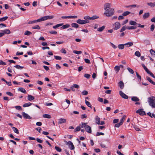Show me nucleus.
<instances>
[{"label":"nucleus","instance_id":"18","mask_svg":"<svg viewBox=\"0 0 155 155\" xmlns=\"http://www.w3.org/2000/svg\"><path fill=\"white\" fill-rule=\"evenodd\" d=\"M2 33H4V34H9L11 32L9 29H6L2 31Z\"/></svg>","mask_w":155,"mask_h":155},{"label":"nucleus","instance_id":"22","mask_svg":"<svg viewBox=\"0 0 155 155\" xmlns=\"http://www.w3.org/2000/svg\"><path fill=\"white\" fill-rule=\"evenodd\" d=\"M35 98L34 97L32 96L31 95H28V100L29 101H31L34 99Z\"/></svg>","mask_w":155,"mask_h":155},{"label":"nucleus","instance_id":"10","mask_svg":"<svg viewBox=\"0 0 155 155\" xmlns=\"http://www.w3.org/2000/svg\"><path fill=\"white\" fill-rule=\"evenodd\" d=\"M114 29L115 30H117L120 28V25L119 22H117L114 23Z\"/></svg>","mask_w":155,"mask_h":155},{"label":"nucleus","instance_id":"15","mask_svg":"<svg viewBox=\"0 0 155 155\" xmlns=\"http://www.w3.org/2000/svg\"><path fill=\"white\" fill-rule=\"evenodd\" d=\"M147 4L148 6H150L151 8H153L155 6V2L153 3L152 2H147Z\"/></svg>","mask_w":155,"mask_h":155},{"label":"nucleus","instance_id":"9","mask_svg":"<svg viewBox=\"0 0 155 155\" xmlns=\"http://www.w3.org/2000/svg\"><path fill=\"white\" fill-rule=\"evenodd\" d=\"M119 94L123 98L125 99H127L128 98V96L124 94L122 91H119Z\"/></svg>","mask_w":155,"mask_h":155},{"label":"nucleus","instance_id":"23","mask_svg":"<svg viewBox=\"0 0 155 155\" xmlns=\"http://www.w3.org/2000/svg\"><path fill=\"white\" fill-rule=\"evenodd\" d=\"M129 24L132 25H136L137 23L133 21H130L129 22Z\"/></svg>","mask_w":155,"mask_h":155},{"label":"nucleus","instance_id":"8","mask_svg":"<svg viewBox=\"0 0 155 155\" xmlns=\"http://www.w3.org/2000/svg\"><path fill=\"white\" fill-rule=\"evenodd\" d=\"M54 16L52 15L44 16L42 18V21H44L47 19H50L53 18Z\"/></svg>","mask_w":155,"mask_h":155},{"label":"nucleus","instance_id":"54","mask_svg":"<svg viewBox=\"0 0 155 155\" xmlns=\"http://www.w3.org/2000/svg\"><path fill=\"white\" fill-rule=\"evenodd\" d=\"M36 140L38 143H41L43 142V140H42L38 138H36Z\"/></svg>","mask_w":155,"mask_h":155},{"label":"nucleus","instance_id":"47","mask_svg":"<svg viewBox=\"0 0 155 155\" xmlns=\"http://www.w3.org/2000/svg\"><path fill=\"white\" fill-rule=\"evenodd\" d=\"M127 69L128 71L129 72H130L131 74H133L134 73V71L131 68H127Z\"/></svg>","mask_w":155,"mask_h":155},{"label":"nucleus","instance_id":"27","mask_svg":"<svg viewBox=\"0 0 155 155\" xmlns=\"http://www.w3.org/2000/svg\"><path fill=\"white\" fill-rule=\"evenodd\" d=\"M118 48L120 49H123L124 48V44H119L118 46Z\"/></svg>","mask_w":155,"mask_h":155},{"label":"nucleus","instance_id":"41","mask_svg":"<svg viewBox=\"0 0 155 155\" xmlns=\"http://www.w3.org/2000/svg\"><path fill=\"white\" fill-rule=\"evenodd\" d=\"M55 149L58 152H61V149L58 147L55 146Z\"/></svg>","mask_w":155,"mask_h":155},{"label":"nucleus","instance_id":"11","mask_svg":"<svg viewBox=\"0 0 155 155\" xmlns=\"http://www.w3.org/2000/svg\"><path fill=\"white\" fill-rule=\"evenodd\" d=\"M22 115L24 118L25 119H31V117L29 116L28 114L25 113L24 112H23L22 113Z\"/></svg>","mask_w":155,"mask_h":155},{"label":"nucleus","instance_id":"61","mask_svg":"<svg viewBox=\"0 0 155 155\" xmlns=\"http://www.w3.org/2000/svg\"><path fill=\"white\" fill-rule=\"evenodd\" d=\"M154 28L155 26L153 24L150 27V30L151 31H153L154 30Z\"/></svg>","mask_w":155,"mask_h":155},{"label":"nucleus","instance_id":"37","mask_svg":"<svg viewBox=\"0 0 155 155\" xmlns=\"http://www.w3.org/2000/svg\"><path fill=\"white\" fill-rule=\"evenodd\" d=\"M125 117H126V116L125 115H124L123 116V117H122L121 118V119L120 120V123L121 122L122 125L123 124V122L125 120Z\"/></svg>","mask_w":155,"mask_h":155},{"label":"nucleus","instance_id":"55","mask_svg":"<svg viewBox=\"0 0 155 155\" xmlns=\"http://www.w3.org/2000/svg\"><path fill=\"white\" fill-rule=\"evenodd\" d=\"M85 62L87 64H90L91 63L90 61L88 59L85 58L84 59Z\"/></svg>","mask_w":155,"mask_h":155},{"label":"nucleus","instance_id":"38","mask_svg":"<svg viewBox=\"0 0 155 155\" xmlns=\"http://www.w3.org/2000/svg\"><path fill=\"white\" fill-rule=\"evenodd\" d=\"M73 52L76 54H80L82 53L81 51H78L76 50H74Z\"/></svg>","mask_w":155,"mask_h":155},{"label":"nucleus","instance_id":"33","mask_svg":"<svg viewBox=\"0 0 155 155\" xmlns=\"http://www.w3.org/2000/svg\"><path fill=\"white\" fill-rule=\"evenodd\" d=\"M95 120L96 121V123L98 124V123H100V118L98 116L96 117Z\"/></svg>","mask_w":155,"mask_h":155},{"label":"nucleus","instance_id":"58","mask_svg":"<svg viewBox=\"0 0 155 155\" xmlns=\"http://www.w3.org/2000/svg\"><path fill=\"white\" fill-rule=\"evenodd\" d=\"M126 29L125 26H123L120 30V32H122L125 31Z\"/></svg>","mask_w":155,"mask_h":155},{"label":"nucleus","instance_id":"34","mask_svg":"<svg viewBox=\"0 0 155 155\" xmlns=\"http://www.w3.org/2000/svg\"><path fill=\"white\" fill-rule=\"evenodd\" d=\"M14 67L18 69H22L24 68V67L23 66H21L18 65L14 66Z\"/></svg>","mask_w":155,"mask_h":155},{"label":"nucleus","instance_id":"57","mask_svg":"<svg viewBox=\"0 0 155 155\" xmlns=\"http://www.w3.org/2000/svg\"><path fill=\"white\" fill-rule=\"evenodd\" d=\"M6 64L5 62H3L2 60H0V65H5Z\"/></svg>","mask_w":155,"mask_h":155},{"label":"nucleus","instance_id":"5","mask_svg":"<svg viewBox=\"0 0 155 155\" xmlns=\"http://www.w3.org/2000/svg\"><path fill=\"white\" fill-rule=\"evenodd\" d=\"M76 22L78 24L83 25L88 23L89 22V21L88 20H82L79 19Z\"/></svg>","mask_w":155,"mask_h":155},{"label":"nucleus","instance_id":"48","mask_svg":"<svg viewBox=\"0 0 155 155\" xmlns=\"http://www.w3.org/2000/svg\"><path fill=\"white\" fill-rule=\"evenodd\" d=\"M54 57L56 60H61L62 59V58L61 57L59 56L54 55Z\"/></svg>","mask_w":155,"mask_h":155},{"label":"nucleus","instance_id":"25","mask_svg":"<svg viewBox=\"0 0 155 155\" xmlns=\"http://www.w3.org/2000/svg\"><path fill=\"white\" fill-rule=\"evenodd\" d=\"M43 117L44 118H51V115L48 114H44L43 115Z\"/></svg>","mask_w":155,"mask_h":155},{"label":"nucleus","instance_id":"14","mask_svg":"<svg viewBox=\"0 0 155 155\" xmlns=\"http://www.w3.org/2000/svg\"><path fill=\"white\" fill-rule=\"evenodd\" d=\"M124 46H126L127 47H129L132 46L133 45V43L132 42H128L124 44Z\"/></svg>","mask_w":155,"mask_h":155},{"label":"nucleus","instance_id":"42","mask_svg":"<svg viewBox=\"0 0 155 155\" xmlns=\"http://www.w3.org/2000/svg\"><path fill=\"white\" fill-rule=\"evenodd\" d=\"M85 104L88 107H91V108H92L91 104L89 101H88L86 100H85Z\"/></svg>","mask_w":155,"mask_h":155},{"label":"nucleus","instance_id":"52","mask_svg":"<svg viewBox=\"0 0 155 155\" xmlns=\"http://www.w3.org/2000/svg\"><path fill=\"white\" fill-rule=\"evenodd\" d=\"M121 124V123H119L116 124L115 125V127H120Z\"/></svg>","mask_w":155,"mask_h":155},{"label":"nucleus","instance_id":"4","mask_svg":"<svg viewBox=\"0 0 155 155\" xmlns=\"http://www.w3.org/2000/svg\"><path fill=\"white\" fill-rule=\"evenodd\" d=\"M66 144L68 145L69 148L71 150H73L74 149V147L73 143L71 141H66Z\"/></svg>","mask_w":155,"mask_h":155},{"label":"nucleus","instance_id":"21","mask_svg":"<svg viewBox=\"0 0 155 155\" xmlns=\"http://www.w3.org/2000/svg\"><path fill=\"white\" fill-rule=\"evenodd\" d=\"M12 128L15 133L17 134H18L19 133L18 130L16 128L14 127H12Z\"/></svg>","mask_w":155,"mask_h":155},{"label":"nucleus","instance_id":"3","mask_svg":"<svg viewBox=\"0 0 155 155\" xmlns=\"http://www.w3.org/2000/svg\"><path fill=\"white\" fill-rule=\"evenodd\" d=\"M114 12V8H111L110 9L108 10V11H106L104 13V14L108 17H110L113 15Z\"/></svg>","mask_w":155,"mask_h":155},{"label":"nucleus","instance_id":"6","mask_svg":"<svg viewBox=\"0 0 155 155\" xmlns=\"http://www.w3.org/2000/svg\"><path fill=\"white\" fill-rule=\"evenodd\" d=\"M143 110V109H140L136 111V113L139 114L140 115H146V113Z\"/></svg>","mask_w":155,"mask_h":155},{"label":"nucleus","instance_id":"49","mask_svg":"<svg viewBox=\"0 0 155 155\" xmlns=\"http://www.w3.org/2000/svg\"><path fill=\"white\" fill-rule=\"evenodd\" d=\"M82 94L83 95H86L88 94V92L87 91L84 90L82 92Z\"/></svg>","mask_w":155,"mask_h":155},{"label":"nucleus","instance_id":"20","mask_svg":"<svg viewBox=\"0 0 155 155\" xmlns=\"http://www.w3.org/2000/svg\"><path fill=\"white\" fill-rule=\"evenodd\" d=\"M18 91L25 94L26 93V90L22 87L19 88L18 89Z\"/></svg>","mask_w":155,"mask_h":155},{"label":"nucleus","instance_id":"24","mask_svg":"<svg viewBox=\"0 0 155 155\" xmlns=\"http://www.w3.org/2000/svg\"><path fill=\"white\" fill-rule=\"evenodd\" d=\"M70 27V25L69 24H66L63 25L61 28L63 29H66L69 28Z\"/></svg>","mask_w":155,"mask_h":155},{"label":"nucleus","instance_id":"53","mask_svg":"<svg viewBox=\"0 0 155 155\" xmlns=\"http://www.w3.org/2000/svg\"><path fill=\"white\" fill-rule=\"evenodd\" d=\"M84 77L87 79H89L90 77V75L87 74H85L84 75Z\"/></svg>","mask_w":155,"mask_h":155},{"label":"nucleus","instance_id":"29","mask_svg":"<svg viewBox=\"0 0 155 155\" xmlns=\"http://www.w3.org/2000/svg\"><path fill=\"white\" fill-rule=\"evenodd\" d=\"M105 27V26H103L101 27L98 28L97 30L99 31H102L104 29Z\"/></svg>","mask_w":155,"mask_h":155},{"label":"nucleus","instance_id":"46","mask_svg":"<svg viewBox=\"0 0 155 155\" xmlns=\"http://www.w3.org/2000/svg\"><path fill=\"white\" fill-rule=\"evenodd\" d=\"M99 18V17L96 15H94L92 17H91V20H94Z\"/></svg>","mask_w":155,"mask_h":155},{"label":"nucleus","instance_id":"19","mask_svg":"<svg viewBox=\"0 0 155 155\" xmlns=\"http://www.w3.org/2000/svg\"><path fill=\"white\" fill-rule=\"evenodd\" d=\"M146 78H147V80L148 81H149L151 83L155 85V82H154V81H152L151 79L150 78V77H146Z\"/></svg>","mask_w":155,"mask_h":155},{"label":"nucleus","instance_id":"51","mask_svg":"<svg viewBox=\"0 0 155 155\" xmlns=\"http://www.w3.org/2000/svg\"><path fill=\"white\" fill-rule=\"evenodd\" d=\"M15 108L17 110H21L22 108L20 106H17L15 107Z\"/></svg>","mask_w":155,"mask_h":155},{"label":"nucleus","instance_id":"26","mask_svg":"<svg viewBox=\"0 0 155 155\" xmlns=\"http://www.w3.org/2000/svg\"><path fill=\"white\" fill-rule=\"evenodd\" d=\"M71 26L75 28H77L78 27L79 25L76 23H72L71 24Z\"/></svg>","mask_w":155,"mask_h":155},{"label":"nucleus","instance_id":"1","mask_svg":"<svg viewBox=\"0 0 155 155\" xmlns=\"http://www.w3.org/2000/svg\"><path fill=\"white\" fill-rule=\"evenodd\" d=\"M149 105L153 108H155V97H151L148 98Z\"/></svg>","mask_w":155,"mask_h":155},{"label":"nucleus","instance_id":"30","mask_svg":"<svg viewBox=\"0 0 155 155\" xmlns=\"http://www.w3.org/2000/svg\"><path fill=\"white\" fill-rule=\"evenodd\" d=\"M130 13V12L127 11H126V12H124L122 14V15L123 16H127V15H129Z\"/></svg>","mask_w":155,"mask_h":155},{"label":"nucleus","instance_id":"62","mask_svg":"<svg viewBox=\"0 0 155 155\" xmlns=\"http://www.w3.org/2000/svg\"><path fill=\"white\" fill-rule=\"evenodd\" d=\"M8 71L10 73H12V67H8Z\"/></svg>","mask_w":155,"mask_h":155},{"label":"nucleus","instance_id":"31","mask_svg":"<svg viewBox=\"0 0 155 155\" xmlns=\"http://www.w3.org/2000/svg\"><path fill=\"white\" fill-rule=\"evenodd\" d=\"M63 25V23L58 24L56 25L53 26V27L55 29Z\"/></svg>","mask_w":155,"mask_h":155},{"label":"nucleus","instance_id":"12","mask_svg":"<svg viewBox=\"0 0 155 155\" xmlns=\"http://www.w3.org/2000/svg\"><path fill=\"white\" fill-rule=\"evenodd\" d=\"M66 122V120L65 119L61 118L59 120L58 124H62Z\"/></svg>","mask_w":155,"mask_h":155},{"label":"nucleus","instance_id":"7","mask_svg":"<svg viewBox=\"0 0 155 155\" xmlns=\"http://www.w3.org/2000/svg\"><path fill=\"white\" fill-rule=\"evenodd\" d=\"M111 4L110 3H107L104 4V8L106 11H108L109 9H111L110 8Z\"/></svg>","mask_w":155,"mask_h":155},{"label":"nucleus","instance_id":"16","mask_svg":"<svg viewBox=\"0 0 155 155\" xmlns=\"http://www.w3.org/2000/svg\"><path fill=\"white\" fill-rule=\"evenodd\" d=\"M149 16L150 14L149 12L145 13L144 14L143 16V19H145L149 17Z\"/></svg>","mask_w":155,"mask_h":155},{"label":"nucleus","instance_id":"50","mask_svg":"<svg viewBox=\"0 0 155 155\" xmlns=\"http://www.w3.org/2000/svg\"><path fill=\"white\" fill-rule=\"evenodd\" d=\"M150 52L152 55L153 56H155V51L152 49H151L150 50Z\"/></svg>","mask_w":155,"mask_h":155},{"label":"nucleus","instance_id":"59","mask_svg":"<svg viewBox=\"0 0 155 155\" xmlns=\"http://www.w3.org/2000/svg\"><path fill=\"white\" fill-rule=\"evenodd\" d=\"M23 54V52H19L18 51L16 53V55H21Z\"/></svg>","mask_w":155,"mask_h":155},{"label":"nucleus","instance_id":"39","mask_svg":"<svg viewBox=\"0 0 155 155\" xmlns=\"http://www.w3.org/2000/svg\"><path fill=\"white\" fill-rule=\"evenodd\" d=\"M32 28L34 29H39L40 28V27L38 25H36L32 27Z\"/></svg>","mask_w":155,"mask_h":155},{"label":"nucleus","instance_id":"56","mask_svg":"<svg viewBox=\"0 0 155 155\" xmlns=\"http://www.w3.org/2000/svg\"><path fill=\"white\" fill-rule=\"evenodd\" d=\"M104 135V133H102V132H97L96 134V136H100L101 135Z\"/></svg>","mask_w":155,"mask_h":155},{"label":"nucleus","instance_id":"63","mask_svg":"<svg viewBox=\"0 0 155 155\" xmlns=\"http://www.w3.org/2000/svg\"><path fill=\"white\" fill-rule=\"evenodd\" d=\"M136 74L137 78L140 80L141 79V77L138 74L137 72H136Z\"/></svg>","mask_w":155,"mask_h":155},{"label":"nucleus","instance_id":"17","mask_svg":"<svg viewBox=\"0 0 155 155\" xmlns=\"http://www.w3.org/2000/svg\"><path fill=\"white\" fill-rule=\"evenodd\" d=\"M131 100L135 102L138 101H139V99L138 97H137L134 96L131 97Z\"/></svg>","mask_w":155,"mask_h":155},{"label":"nucleus","instance_id":"44","mask_svg":"<svg viewBox=\"0 0 155 155\" xmlns=\"http://www.w3.org/2000/svg\"><path fill=\"white\" fill-rule=\"evenodd\" d=\"M81 128V127L80 126H78L74 130V132L80 131Z\"/></svg>","mask_w":155,"mask_h":155},{"label":"nucleus","instance_id":"36","mask_svg":"<svg viewBox=\"0 0 155 155\" xmlns=\"http://www.w3.org/2000/svg\"><path fill=\"white\" fill-rule=\"evenodd\" d=\"M8 18V17L5 16L3 18H0V21H5Z\"/></svg>","mask_w":155,"mask_h":155},{"label":"nucleus","instance_id":"13","mask_svg":"<svg viewBox=\"0 0 155 155\" xmlns=\"http://www.w3.org/2000/svg\"><path fill=\"white\" fill-rule=\"evenodd\" d=\"M119 86L121 89H123L124 87V84L122 81H120L118 83Z\"/></svg>","mask_w":155,"mask_h":155},{"label":"nucleus","instance_id":"28","mask_svg":"<svg viewBox=\"0 0 155 155\" xmlns=\"http://www.w3.org/2000/svg\"><path fill=\"white\" fill-rule=\"evenodd\" d=\"M32 104H31L30 102H28V103L24 104L23 105V106L24 107H29V106H31Z\"/></svg>","mask_w":155,"mask_h":155},{"label":"nucleus","instance_id":"43","mask_svg":"<svg viewBox=\"0 0 155 155\" xmlns=\"http://www.w3.org/2000/svg\"><path fill=\"white\" fill-rule=\"evenodd\" d=\"M135 54L138 57H139L140 56V53L138 51H137L135 52Z\"/></svg>","mask_w":155,"mask_h":155},{"label":"nucleus","instance_id":"2","mask_svg":"<svg viewBox=\"0 0 155 155\" xmlns=\"http://www.w3.org/2000/svg\"><path fill=\"white\" fill-rule=\"evenodd\" d=\"M87 123H82L81 125V128L84 127L85 130L87 132L89 133H91V128L90 126L87 125Z\"/></svg>","mask_w":155,"mask_h":155},{"label":"nucleus","instance_id":"40","mask_svg":"<svg viewBox=\"0 0 155 155\" xmlns=\"http://www.w3.org/2000/svg\"><path fill=\"white\" fill-rule=\"evenodd\" d=\"M32 34V33L30 31H25L24 34L27 35H30Z\"/></svg>","mask_w":155,"mask_h":155},{"label":"nucleus","instance_id":"64","mask_svg":"<svg viewBox=\"0 0 155 155\" xmlns=\"http://www.w3.org/2000/svg\"><path fill=\"white\" fill-rule=\"evenodd\" d=\"M61 53L64 54H66L67 52L63 48L61 50Z\"/></svg>","mask_w":155,"mask_h":155},{"label":"nucleus","instance_id":"32","mask_svg":"<svg viewBox=\"0 0 155 155\" xmlns=\"http://www.w3.org/2000/svg\"><path fill=\"white\" fill-rule=\"evenodd\" d=\"M134 127L135 129L137 131H139L141 130L139 127L136 125H134Z\"/></svg>","mask_w":155,"mask_h":155},{"label":"nucleus","instance_id":"45","mask_svg":"<svg viewBox=\"0 0 155 155\" xmlns=\"http://www.w3.org/2000/svg\"><path fill=\"white\" fill-rule=\"evenodd\" d=\"M33 21V23H35L36 22H39L41 21H42V18H40L38 19L37 20H34Z\"/></svg>","mask_w":155,"mask_h":155},{"label":"nucleus","instance_id":"35","mask_svg":"<svg viewBox=\"0 0 155 155\" xmlns=\"http://www.w3.org/2000/svg\"><path fill=\"white\" fill-rule=\"evenodd\" d=\"M120 67L117 66H116L114 67V70L115 71H117V73L120 70Z\"/></svg>","mask_w":155,"mask_h":155},{"label":"nucleus","instance_id":"60","mask_svg":"<svg viewBox=\"0 0 155 155\" xmlns=\"http://www.w3.org/2000/svg\"><path fill=\"white\" fill-rule=\"evenodd\" d=\"M87 117V116L85 114H82L81 116V117L82 119L86 118Z\"/></svg>","mask_w":155,"mask_h":155}]
</instances>
